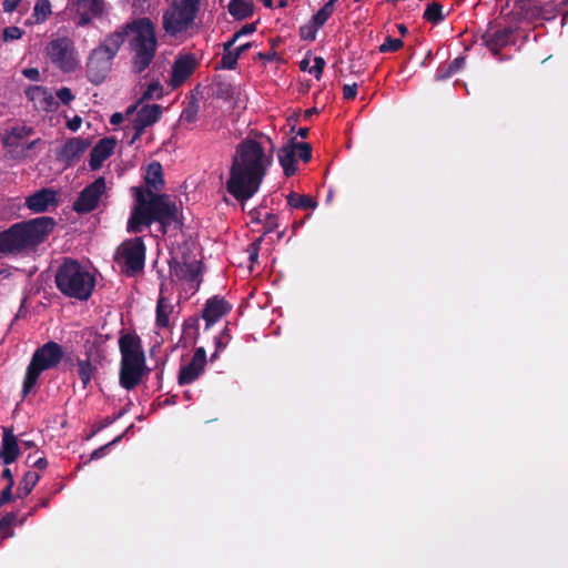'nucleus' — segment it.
<instances>
[{
    "label": "nucleus",
    "instance_id": "1",
    "mask_svg": "<svg viewBox=\"0 0 568 568\" xmlns=\"http://www.w3.org/2000/svg\"><path fill=\"white\" fill-rule=\"evenodd\" d=\"M257 136L260 140L250 136L243 139L232 155L225 189L241 203L258 192L273 164L275 144L263 133H258Z\"/></svg>",
    "mask_w": 568,
    "mask_h": 568
},
{
    "label": "nucleus",
    "instance_id": "2",
    "mask_svg": "<svg viewBox=\"0 0 568 568\" xmlns=\"http://www.w3.org/2000/svg\"><path fill=\"white\" fill-rule=\"evenodd\" d=\"M144 180L146 189L132 187L135 204L128 221V232L141 233L144 227H149L153 223L160 224L162 234H165L171 226L180 229L182 222L175 201L168 194L156 193L164 186L160 162L153 161L148 165Z\"/></svg>",
    "mask_w": 568,
    "mask_h": 568
},
{
    "label": "nucleus",
    "instance_id": "3",
    "mask_svg": "<svg viewBox=\"0 0 568 568\" xmlns=\"http://www.w3.org/2000/svg\"><path fill=\"white\" fill-rule=\"evenodd\" d=\"M57 222L51 216H39L14 223L2 231V255H24L34 252L53 232Z\"/></svg>",
    "mask_w": 568,
    "mask_h": 568
},
{
    "label": "nucleus",
    "instance_id": "4",
    "mask_svg": "<svg viewBox=\"0 0 568 568\" xmlns=\"http://www.w3.org/2000/svg\"><path fill=\"white\" fill-rule=\"evenodd\" d=\"M119 34L121 47L130 33L133 37L129 40L130 50L133 52L132 70L140 74L152 63L158 48L155 26L150 18H135L112 32Z\"/></svg>",
    "mask_w": 568,
    "mask_h": 568
},
{
    "label": "nucleus",
    "instance_id": "5",
    "mask_svg": "<svg viewBox=\"0 0 568 568\" xmlns=\"http://www.w3.org/2000/svg\"><path fill=\"white\" fill-rule=\"evenodd\" d=\"M121 353L119 382L126 390L134 389L149 373L141 337L135 333H123L119 338Z\"/></svg>",
    "mask_w": 568,
    "mask_h": 568
},
{
    "label": "nucleus",
    "instance_id": "6",
    "mask_svg": "<svg viewBox=\"0 0 568 568\" xmlns=\"http://www.w3.org/2000/svg\"><path fill=\"white\" fill-rule=\"evenodd\" d=\"M58 290L68 297L87 301L95 286L94 276L77 260L64 258L55 273Z\"/></svg>",
    "mask_w": 568,
    "mask_h": 568
},
{
    "label": "nucleus",
    "instance_id": "7",
    "mask_svg": "<svg viewBox=\"0 0 568 568\" xmlns=\"http://www.w3.org/2000/svg\"><path fill=\"white\" fill-rule=\"evenodd\" d=\"M121 40L119 34L110 32L90 52L85 63V77L90 83L100 85L105 81L121 49Z\"/></svg>",
    "mask_w": 568,
    "mask_h": 568
},
{
    "label": "nucleus",
    "instance_id": "8",
    "mask_svg": "<svg viewBox=\"0 0 568 568\" xmlns=\"http://www.w3.org/2000/svg\"><path fill=\"white\" fill-rule=\"evenodd\" d=\"M63 355L62 346L53 341L47 342L34 351L23 379L22 393L24 396L34 388L41 373L57 367Z\"/></svg>",
    "mask_w": 568,
    "mask_h": 568
},
{
    "label": "nucleus",
    "instance_id": "9",
    "mask_svg": "<svg viewBox=\"0 0 568 568\" xmlns=\"http://www.w3.org/2000/svg\"><path fill=\"white\" fill-rule=\"evenodd\" d=\"M200 9V0H175L163 12V29L170 36H176L187 30L194 22Z\"/></svg>",
    "mask_w": 568,
    "mask_h": 568
},
{
    "label": "nucleus",
    "instance_id": "10",
    "mask_svg": "<svg viewBox=\"0 0 568 568\" xmlns=\"http://www.w3.org/2000/svg\"><path fill=\"white\" fill-rule=\"evenodd\" d=\"M33 133L32 128L17 125L7 131L2 138V145L7 149V155L12 160H21L27 156V152L40 142V139L29 141Z\"/></svg>",
    "mask_w": 568,
    "mask_h": 568
},
{
    "label": "nucleus",
    "instance_id": "11",
    "mask_svg": "<svg viewBox=\"0 0 568 568\" xmlns=\"http://www.w3.org/2000/svg\"><path fill=\"white\" fill-rule=\"evenodd\" d=\"M67 9L77 27H88L106 12L105 0H69Z\"/></svg>",
    "mask_w": 568,
    "mask_h": 568
},
{
    "label": "nucleus",
    "instance_id": "12",
    "mask_svg": "<svg viewBox=\"0 0 568 568\" xmlns=\"http://www.w3.org/2000/svg\"><path fill=\"white\" fill-rule=\"evenodd\" d=\"M145 244L142 237H134L124 241L118 248V254L124 263V273L134 276L144 270Z\"/></svg>",
    "mask_w": 568,
    "mask_h": 568
},
{
    "label": "nucleus",
    "instance_id": "13",
    "mask_svg": "<svg viewBox=\"0 0 568 568\" xmlns=\"http://www.w3.org/2000/svg\"><path fill=\"white\" fill-rule=\"evenodd\" d=\"M47 54L64 72L73 71L78 62L74 43L68 37L51 40L47 45Z\"/></svg>",
    "mask_w": 568,
    "mask_h": 568
},
{
    "label": "nucleus",
    "instance_id": "14",
    "mask_svg": "<svg viewBox=\"0 0 568 568\" xmlns=\"http://www.w3.org/2000/svg\"><path fill=\"white\" fill-rule=\"evenodd\" d=\"M105 189V179L103 176H99L79 193L72 209L79 214L92 212L97 209Z\"/></svg>",
    "mask_w": 568,
    "mask_h": 568
},
{
    "label": "nucleus",
    "instance_id": "15",
    "mask_svg": "<svg viewBox=\"0 0 568 568\" xmlns=\"http://www.w3.org/2000/svg\"><path fill=\"white\" fill-rule=\"evenodd\" d=\"M201 263L197 261L183 262L173 260L170 262V275L179 281H184L190 285V288L196 291L200 286L201 280Z\"/></svg>",
    "mask_w": 568,
    "mask_h": 568
},
{
    "label": "nucleus",
    "instance_id": "16",
    "mask_svg": "<svg viewBox=\"0 0 568 568\" xmlns=\"http://www.w3.org/2000/svg\"><path fill=\"white\" fill-rule=\"evenodd\" d=\"M162 114V106L159 104H145L141 106L135 114V118L131 121V129L133 130V136L130 144H133L135 140L140 139L145 128L156 123Z\"/></svg>",
    "mask_w": 568,
    "mask_h": 568
},
{
    "label": "nucleus",
    "instance_id": "17",
    "mask_svg": "<svg viewBox=\"0 0 568 568\" xmlns=\"http://www.w3.org/2000/svg\"><path fill=\"white\" fill-rule=\"evenodd\" d=\"M515 32L516 29L510 26L500 28L495 24L488 27L481 39L488 50L496 55L503 48L514 43L513 37Z\"/></svg>",
    "mask_w": 568,
    "mask_h": 568
},
{
    "label": "nucleus",
    "instance_id": "18",
    "mask_svg": "<svg viewBox=\"0 0 568 568\" xmlns=\"http://www.w3.org/2000/svg\"><path fill=\"white\" fill-rule=\"evenodd\" d=\"M206 365V352L204 347H197L186 365L180 367L178 375L179 385H187L195 382L204 372Z\"/></svg>",
    "mask_w": 568,
    "mask_h": 568
},
{
    "label": "nucleus",
    "instance_id": "19",
    "mask_svg": "<svg viewBox=\"0 0 568 568\" xmlns=\"http://www.w3.org/2000/svg\"><path fill=\"white\" fill-rule=\"evenodd\" d=\"M90 144L88 139L81 136L71 138L57 151V160L63 162L65 166H73L88 150Z\"/></svg>",
    "mask_w": 568,
    "mask_h": 568
},
{
    "label": "nucleus",
    "instance_id": "20",
    "mask_svg": "<svg viewBox=\"0 0 568 568\" xmlns=\"http://www.w3.org/2000/svg\"><path fill=\"white\" fill-rule=\"evenodd\" d=\"M196 64L193 54L180 55L172 65L171 85L178 88L183 84L194 72Z\"/></svg>",
    "mask_w": 568,
    "mask_h": 568
},
{
    "label": "nucleus",
    "instance_id": "21",
    "mask_svg": "<svg viewBox=\"0 0 568 568\" xmlns=\"http://www.w3.org/2000/svg\"><path fill=\"white\" fill-rule=\"evenodd\" d=\"M115 145L116 140L113 136H106L99 140L90 152V169L92 171L99 170L103 165V162L113 154Z\"/></svg>",
    "mask_w": 568,
    "mask_h": 568
},
{
    "label": "nucleus",
    "instance_id": "22",
    "mask_svg": "<svg viewBox=\"0 0 568 568\" xmlns=\"http://www.w3.org/2000/svg\"><path fill=\"white\" fill-rule=\"evenodd\" d=\"M232 310L224 298L213 296L209 298L204 305L202 317L205 320V328H210L216 323L223 315L227 314Z\"/></svg>",
    "mask_w": 568,
    "mask_h": 568
},
{
    "label": "nucleus",
    "instance_id": "23",
    "mask_svg": "<svg viewBox=\"0 0 568 568\" xmlns=\"http://www.w3.org/2000/svg\"><path fill=\"white\" fill-rule=\"evenodd\" d=\"M26 205L34 213L45 212L51 205H57V192L51 189L37 191L27 197Z\"/></svg>",
    "mask_w": 568,
    "mask_h": 568
},
{
    "label": "nucleus",
    "instance_id": "24",
    "mask_svg": "<svg viewBox=\"0 0 568 568\" xmlns=\"http://www.w3.org/2000/svg\"><path fill=\"white\" fill-rule=\"evenodd\" d=\"M21 454L19 442L12 427H2V463L10 465Z\"/></svg>",
    "mask_w": 568,
    "mask_h": 568
},
{
    "label": "nucleus",
    "instance_id": "25",
    "mask_svg": "<svg viewBox=\"0 0 568 568\" xmlns=\"http://www.w3.org/2000/svg\"><path fill=\"white\" fill-rule=\"evenodd\" d=\"M294 138L277 151L278 162L283 169L284 175L290 178L297 171L295 162Z\"/></svg>",
    "mask_w": 568,
    "mask_h": 568
},
{
    "label": "nucleus",
    "instance_id": "26",
    "mask_svg": "<svg viewBox=\"0 0 568 568\" xmlns=\"http://www.w3.org/2000/svg\"><path fill=\"white\" fill-rule=\"evenodd\" d=\"M229 13L235 20H245L254 13V2L247 0H231L227 6Z\"/></svg>",
    "mask_w": 568,
    "mask_h": 568
},
{
    "label": "nucleus",
    "instance_id": "27",
    "mask_svg": "<svg viewBox=\"0 0 568 568\" xmlns=\"http://www.w3.org/2000/svg\"><path fill=\"white\" fill-rule=\"evenodd\" d=\"M173 311V306L166 302V300L161 295L156 303V316L155 324L160 328H169L170 327V314Z\"/></svg>",
    "mask_w": 568,
    "mask_h": 568
},
{
    "label": "nucleus",
    "instance_id": "28",
    "mask_svg": "<svg viewBox=\"0 0 568 568\" xmlns=\"http://www.w3.org/2000/svg\"><path fill=\"white\" fill-rule=\"evenodd\" d=\"M212 95L224 100V101H231L234 98V88L231 84V82L223 80L221 78L214 79L212 85Z\"/></svg>",
    "mask_w": 568,
    "mask_h": 568
},
{
    "label": "nucleus",
    "instance_id": "29",
    "mask_svg": "<svg viewBox=\"0 0 568 568\" xmlns=\"http://www.w3.org/2000/svg\"><path fill=\"white\" fill-rule=\"evenodd\" d=\"M286 201L292 209L308 210L317 206V202L311 195L298 194L295 192H291L286 196Z\"/></svg>",
    "mask_w": 568,
    "mask_h": 568
},
{
    "label": "nucleus",
    "instance_id": "30",
    "mask_svg": "<svg viewBox=\"0 0 568 568\" xmlns=\"http://www.w3.org/2000/svg\"><path fill=\"white\" fill-rule=\"evenodd\" d=\"M39 479L40 476L36 471H27L19 483L16 497L21 499L27 497L32 491Z\"/></svg>",
    "mask_w": 568,
    "mask_h": 568
},
{
    "label": "nucleus",
    "instance_id": "31",
    "mask_svg": "<svg viewBox=\"0 0 568 568\" xmlns=\"http://www.w3.org/2000/svg\"><path fill=\"white\" fill-rule=\"evenodd\" d=\"M538 4L536 0H517L516 8L525 19L537 20L538 16H542L541 9H537Z\"/></svg>",
    "mask_w": 568,
    "mask_h": 568
},
{
    "label": "nucleus",
    "instance_id": "32",
    "mask_svg": "<svg viewBox=\"0 0 568 568\" xmlns=\"http://www.w3.org/2000/svg\"><path fill=\"white\" fill-rule=\"evenodd\" d=\"M423 19L434 26L440 23L445 20L443 6L436 1L429 3L424 11Z\"/></svg>",
    "mask_w": 568,
    "mask_h": 568
},
{
    "label": "nucleus",
    "instance_id": "33",
    "mask_svg": "<svg viewBox=\"0 0 568 568\" xmlns=\"http://www.w3.org/2000/svg\"><path fill=\"white\" fill-rule=\"evenodd\" d=\"M97 372V367L90 362V358L78 359V375L82 382L83 388L90 384L93 374Z\"/></svg>",
    "mask_w": 568,
    "mask_h": 568
},
{
    "label": "nucleus",
    "instance_id": "34",
    "mask_svg": "<svg viewBox=\"0 0 568 568\" xmlns=\"http://www.w3.org/2000/svg\"><path fill=\"white\" fill-rule=\"evenodd\" d=\"M199 110V100L195 97H192L187 105L183 109L180 115V121L182 123H194L197 119Z\"/></svg>",
    "mask_w": 568,
    "mask_h": 568
},
{
    "label": "nucleus",
    "instance_id": "35",
    "mask_svg": "<svg viewBox=\"0 0 568 568\" xmlns=\"http://www.w3.org/2000/svg\"><path fill=\"white\" fill-rule=\"evenodd\" d=\"M338 0H328L313 17L312 19L320 27H323L328 18L333 14L335 10V4Z\"/></svg>",
    "mask_w": 568,
    "mask_h": 568
},
{
    "label": "nucleus",
    "instance_id": "36",
    "mask_svg": "<svg viewBox=\"0 0 568 568\" xmlns=\"http://www.w3.org/2000/svg\"><path fill=\"white\" fill-rule=\"evenodd\" d=\"M465 65V58H455L445 69H438L437 79H447L460 71Z\"/></svg>",
    "mask_w": 568,
    "mask_h": 568
},
{
    "label": "nucleus",
    "instance_id": "37",
    "mask_svg": "<svg viewBox=\"0 0 568 568\" xmlns=\"http://www.w3.org/2000/svg\"><path fill=\"white\" fill-rule=\"evenodd\" d=\"M51 14L50 0H38L33 8V16L38 23L44 22Z\"/></svg>",
    "mask_w": 568,
    "mask_h": 568
},
{
    "label": "nucleus",
    "instance_id": "38",
    "mask_svg": "<svg viewBox=\"0 0 568 568\" xmlns=\"http://www.w3.org/2000/svg\"><path fill=\"white\" fill-rule=\"evenodd\" d=\"M163 97V87L159 81H152L146 87L139 102L152 100L154 98L161 99Z\"/></svg>",
    "mask_w": 568,
    "mask_h": 568
},
{
    "label": "nucleus",
    "instance_id": "39",
    "mask_svg": "<svg viewBox=\"0 0 568 568\" xmlns=\"http://www.w3.org/2000/svg\"><path fill=\"white\" fill-rule=\"evenodd\" d=\"M320 28L321 27L317 26L313 19H311L307 23L300 27V37L303 40L314 41L316 39V33Z\"/></svg>",
    "mask_w": 568,
    "mask_h": 568
},
{
    "label": "nucleus",
    "instance_id": "40",
    "mask_svg": "<svg viewBox=\"0 0 568 568\" xmlns=\"http://www.w3.org/2000/svg\"><path fill=\"white\" fill-rule=\"evenodd\" d=\"M237 57L235 50H223V54L220 61V68L225 70H234L237 65Z\"/></svg>",
    "mask_w": 568,
    "mask_h": 568
},
{
    "label": "nucleus",
    "instance_id": "41",
    "mask_svg": "<svg viewBox=\"0 0 568 568\" xmlns=\"http://www.w3.org/2000/svg\"><path fill=\"white\" fill-rule=\"evenodd\" d=\"M404 45V42L402 39H395V38H392L390 36H387L384 40V42L378 47V51L381 53H386V52H397L398 50H400Z\"/></svg>",
    "mask_w": 568,
    "mask_h": 568
},
{
    "label": "nucleus",
    "instance_id": "42",
    "mask_svg": "<svg viewBox=\"0 0 568 568\" xmlns=\"http://www.w3.org/2000/svg\"><path fill=\"white\" fill-rule=\"evenodd\" d=\"M48 93L49 91L47 89L39 85L30 87L26 91L27 97L34 102L36 106H38L40 102H43Z\"/></svg>",
    "mask_w": 568,
    "mask_h": 568
},
{
    "label": "nucleus",
    "instance_id": "43",
    "mask_svg": "<svg viewBox=\"0 0 568 568\" xmlns=\"http://www.w3.org/2000/svg\"><path fill=\"white\" fill-rule=\"evenodd\" d=\"M231 339L229 328L225 327L219 336L215 337V352L211 356V361L217 357L219 352L223 351Z\"/></svg>",
    "mask_w": 568,
    "mask_h": 568
},
{
    "label": "nucleus",
    "instance_id": "44",
    "mask_svg": "<svg viewBox=\"0 0 568 568\" xmlns=\"http://www.w3.org/2000/svg\"><path fill=\"white\" fill-rule=\"evenodd\" d=\"M294 149L295 152H298V158L303 162H308L312 159V145L307 142H296L294 138Z\"/></svg>",
    "mask_w": 568,
    "mask_h": 568
},
{
    "label": "nucleus",
    "instance_id": "45",
    "mask_svg": "<svg viewBox=\"0 0 568 568\" xmlns=\"http://www.w3.org/2000/svg\"><path fill=\"white\" fill-rule=\"evenodd\" d=\"M261 223H263L264 227V232L262 235L264 237V235L273 232L278 226V217L276 214L266 213Z\"/></svg>",
    "mask_w": 568,
    "mask_h": 568
},
{
    "label": "nucleus",
    "instance_id": "46",
    "mask_svg": "<svg viewBox=\"0 0 568 568\" xmlns=\"http://www.w3.org/2000/svg\"><path fill=\"white\" fill-rule=\"evenodd\" d=\"M24 31L19 27H7L2 30V41L18 40Z\"/></svg>",
    "mask_w": 568,
    "mask_h": 568
},
{
    "label": "nucleus",
    "instance_id": "47",
    "mask_svg": "<svg viewBox=\"0 0 568 568\" xmlns=\"http://www.w3.org/2000/svg\"><path fill=\"white\" fill-rule=\"evenodd\" d=\"M537 9H541L540 13H542V16H538L537 20L538 19L550 20L556 17V6L552 2H548L546 4L539 3L537 6Z\"/></svg>",
    "mask_w": 568,
    "mask_h": 568
},
{
    "label": "nucleus",
    "instance_id": "48",
    "mask_svg": "<svg viewBox=\"0 0 568 568\" xmlns=\"http://www.w3.org/2000/svg\"><path fill=\"white\" fill-rule=\"evenodd\" d=\"M121 438H122V435L118 436V437H116V438H114L112 442H110V443H108V444H105V445H103V446H101V447H99V448L94 449V450L91 453V456H90L89 462H90V460H95V459H99V458H101V457L105 456L108 448H109L112 444L118 443Z\"/></svg>",
    "mask_w": 568,
    "mask_h": 568
},
{
    "label": "nucleus",
    "instance_id": "49",
    "mask_svg": "<svg viewBox=\"0 0 568 568\" xmlns=\"http://www.w3.org/2000/svg\"><path fill=\"white\" fill-rule=\"evenodd\" d=\"M58 106L59 103L55 101L54 97L49 92L48 97H45L43 102H40L37 108L43 111H52L55 110Z\"/></svg>",
    "mask_w": 568,
    "mask_h": 568
},
{
    "label": "nucleus",
    "instance_id": "50",
    "mask_svg": "<svg viewBox=\"0 0 568 568\" xmlns=\"http://www.w3.org/2000/svg\"><path fill=\"white\" fill-rule=\"evenodd\" d=\"M325 60L322 57H315L314 65L308 70V72L313 73L315 78L320 80L323 74Z\"/></svg>",
    "mask_w": 568,
    "mask_h": 568
},
{
    "label": "nucleus",
    "instance_id": "51",
    "mask_svg": "<svg viewBox=\"0 0 568 568\" xmlns=\"http://www.w3.org/2000/svg\"><path fill=\"white\" fill-rule=\"evenodd\" d=\"M199 320L196 317H189L184 321L183 333L190 335L191 333L197 334Z\"/></svg>",
    "mask_w": 568,
    "mask_h": 568
},
{
    "label": "nucleus",
    "instance_id": "52",
    "mask_svg": "<svg viewBox=\"0 0 568 568\" xmlns=\"http://www.w3.org/2000/svg\"><path fill=\"white\" fill-rule=\"evenodd\" d=\"M57 98L64 104L68 105L74 99L72 91L69 88H61L57 91Z\"/></svg>",
    "mask_w": 568,
    "mask_h": 568
},
{
    "label": "nucleus",
    "instance_id": "53",
    "mask_svg": "<svg viewBox=\"0 0 568 568\" xmlns=\"http://www.w3.org/2000/svg\"><path fill=\"white\" fill-rule=\"evenodd\" d=\"M262 242H263V236H260L253 243H251L250 248H248L250 261L251 262H256L257 261V258H258V251H260Z\"/></svg>",
    "mask_w": 568,
    "mask_h": 568
},
{
    "label": "nucleus",
    "instance_id": "54",
    "mask_svg": "<svg viewBox=\"0 0 568 568\" xmlns=\"http://www.w3.org/2000/svg\"><path fill=\"white\" fill-rule=\"evenodd\" d=\"M356 95H357V84L356 83L345 84L343 87V98L345 100H353L356 98Z\"/></svg>",
    "mask_w": 568,
    "mask_h": 568
},
{
    "label": "nucleus",
    "instance_id": "55",
    "mask_svg": "<svg viewBox=\"0 0 568 568\" xmlns=\"http://www.w3.org/2000/svg\"><path fill=\"white\" fill-rule=\"evenodd\" d=\"M256 31L255 23H247L243 26L239 31L235 32V38H241L246 34H251Z\"/></svg>",
    "mask_w": 568,
    "mask_h": 568
},
{
    "label": "nucleus",
    "instance_id": "56",
    "mask_svg": "<svg viewBox=\"0 0 568 568\" xmlns=\"http://www.w3.org/2000/svg\"><path fill=\"white\" fill-rule=\"evenodd\" d=\"M22 74L31 81L40 80V72L37 68H27L22 70Z\"/></svg>",
    "mask_w": 568,
    "mask_h": 568
},
{
    "label": "nucleus",
    "instance_id": "57",
    "mask_svg": "<svg viewBox=\"0 0 568 568\" xmlns=\"http://www.w3.org/2000/svg\"><path fill=\"white\" fill-rule=\"evenodd\" d=\"M13 484H8L6 488L2 489V505L8 504L14 499L12 495Z\"/></svg>",
    "mask_w": 568,
    "mask_h": 568
},
{
    "label": "nucleus",
    "instance_id": "58",
    "mask_svg": "<svg viewBox=\"0 0 568 568\" xmlns=\"http://www.w3.org/2000/svg\"><path fill=\"white\" fill-rule=\"evenodd\" d=\"M21 0H4L2 2V9L6 12H13L19 7Z\"/></svg>",
    "mask_w": 568,
    "mask_h": 568
},
{
    "label": "nucleus",
    "instance_id": "59",
    "mask_svg": "<svg viewBox=\"0 0 568 568\" xmlns=\"http://www.w3.org/2000/svg\"><path fill=\"white\" fill-rule=\"evenodd\" d=\"M276 57H277V53L273 49L267 51V52H260V53H257V58L260 60H264L266 62H271V61L275 60Z\"/></svg>",
    "mask_w": 568,
    "mask_h": 568
},
{
    "label": "nucleus",
    "instance_id": "60",
    "mask_svg": "<svg viewBox=\"0 0 568 568\" xmlns=\"http://www.w3.org/2000/svg\"><path fill=\"white\" fill-rule=\"evenodd\" d=\"M81 123L82 119L79 115H75L72 120L68 122V128L71 131H77L81 126Z\"/></svg>",
    "mask_w": 568,
    "mask_h": 568
},
{
    "label": "nucleus",
    "instance_id": "61",
    "mask_svg": "<svg viewBox=\"0 0 568 568\" xmlns=\"http://www.w3.org/2000/svg\"><path fill=\"white\" fill-rule=\"evenodd\" d=\"M13 536L12 526H6L4 519H2V540Z\"/></svg>",
    "mask_w": 568,
    "mask_h": 568
},
{
    "label": "nucleus",
    "instance_id": "62",
    "mask_svg": "<svg viewBox=\"0 0 568 568\" xmlns=\"http://www.w3.org/2000/svg\"><path fill=\"white\" fill-rule=\"evenodd\" d=\"M2 519H4L6 526H13L16 525L17 516L14 513H8L2 516Z\"/></svg>",
    "mask_w": 568,
    "mask_h": 568
},
{
    "label": "nucleus",
    "instance_id": "63",
    "mask_svg": "<svg viewBox=\"0 0 568 568\" xmlns=\"http://www.w3.org/2000/svg\"><path fill=\"white\" fill-rule=\"evenodd\" d=\"M252 45H253L252 42H246L244 44L239 45L234 50H235L237 57L240 58L245 51H247L250 48H252Z\"/></svg>",
    "mask_w": 568,
    "mask_h": 568
},
{
    "label": "nucleus",
    "instance_id": "64",
    "mask_svg": "<svg viewBox=\"0 0 568 568\" xmlns=\"http://www.w3.org/2000/svg\"><path fill=\"white\" fill-rule=\"evenodd\" d=\"M123 119H124L123 114H122V113L116 112V113H113V114L111 115L110 123H111V124H115V125H116V124L122 123V122H123Z\"/></svg>",
    "mask_w": 568,
    "mask_h": 568
}]
</instances>
